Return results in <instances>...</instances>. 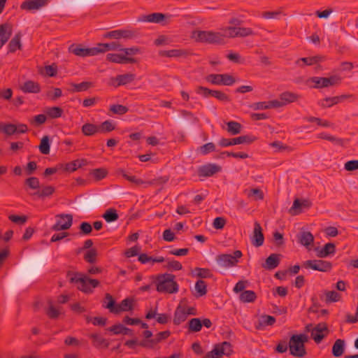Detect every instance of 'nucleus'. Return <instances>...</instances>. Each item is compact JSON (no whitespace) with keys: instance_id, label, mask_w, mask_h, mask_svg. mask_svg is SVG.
I'll list each match as a JSON object with an SVG mask.
<instances>
[{"instance_id":"50","label":"nucleus","mask_w":358,"mask_h":358,"mask_svg":"<svg viewBox=\"0 0 358 358\" xmlns=\"http://www.w3.org/2000/svg\"><path fill=\"white\" fill-rule=\"evenodd\" d=\"M0 131L8 136L17 133V125L13 124H5L0 125Z\"/></svg>"},{"instance_id":"38","label":"nucleus","mask_w":358,"mask_h":358,"mask_svg":"<svg viewBox=\"0 0 358 358\" xmlns=\"http://www.w3.org/2000/svg\"><path fill=\"white\" fill-rule=\"evenodd\" d=\"M24 185L27 188L36 191H38L41 188L40 181L36 177H29L24 180Z\"/></svg>"},{"instance_id":"31","label":"nucleus","mask_w":358,"mask_h":358,"mask_svg":"<svg viewBox=\"0 0 358 358\" xmlns=\"http://www.w3.org/2000/svg\"><path fill=\"white\" fill-rule=\"evenodd\" d=\"M86 164L85 159H76L64 165V170L68 172H73L78 168Z\"/></svg>"},{"instance_id":"27","label":"nucleus","mask_w":358,"mask_h":358,"mask_svg":"<svg viewBox=\"0 0 358 358\" xmlns=\"http://www.w3.org/2000/svg\"><path fill=\"white\" fill-rule=\"evenodd\" d=\"M187 51L182 49H173L169 50H160L159 55L166 57H181L187 55Z\"/></svg>"},{"instance_id":"63","label":"nucleus","mask_w":358,"mask_h":358,"mask_svg":"<svg viewBox=\"0 0 358 358\" xmlns=\"http://www.w3.org/2000/svg\"><path fill=\"white\" fill-rule=\"evenodd\" d=\"M196 275L201 278H208L213 276V273L208 268H196Z\"/></svg>"},{"instance_id":"12","label":"nucleus","mask_w":358,"mask_h":358,"mask_svg":"<svg viewBox=\"0 0 358 358\" xmlns=\"http://www.w3.org/2000/svg\"><path fill=\"white\" fill-rule=\"evenodd\" d=\"M255 140V138L250 136H241L234 138H222L219 141V145L221 147H228L234 145L251 143Z\"/></svg>"},{"instance_id":"1","label":"nucleus","mask_w":358,"mask_h":358,"mask_svg":"<svg viewBox=\"0 0 358 358\" xmlns=\"http://www.w3.org/2000/svg\"><path fill=\"white\" fill-rule=\"evenodd\" d=\"M69 281L71 283L78 285L77 288L85 294H91L93 289L99 285V281L96 279H91L87 275L80 273H69Z\"/></svg>"},{"instance_id":"42","label":"nucleus","mask_w":358,"mask_h":358,"mask_svg":"<svg viewBox=\"0 0 358 358\" xmlns=\"http://www.w3.org/2000/svg\"><path fill=\"white\" fill-rule=\"evenodd\" d=\"M224 35V38L225 37L228 38H237L238 37V27L233 26H227L221 29Z\"/></svg>"},{"instance_id":"46","label":"nucleus","mask_w":358,"mask_h":358,"mask_svg":"<svg viewBox=\"0 0 358 358\" xmlns=\"http://www.w3.org/2000/svg\"><path fill=\"white\" fill-rule=\"evenodd\" d=\"M38 149L43 155H48L50 153V139L48 136H44L42 138Z\"/></svg>"},{"instance_id":"5","label":"nucleus","mask_w":358,"mask_h":358,"mask_svg":"<svg viewBox=\"0 0 358 358\" xmlns=\"http://www.w3.org/2000/svg\"><path fill=\"white\" fill-rule=\"evenodd\" d=\"M196 315V310L194 307H187L186 300L182 299L180 301L174 312L173 324L179 325L185 322L188 315Z\"/></svg>"},{"instance_id":"53","label":"nucleus","mask_w":358,"mask_h":358,"mask_svg":"<svg viewBox=\"0 0 358 358\" xmlns=\"http://www.w3.org/2000/svg\"><path fill=\"white\" fill-rule=\"evenodd\" d=\"M207 285L203 280H199L195 284V289L199 296H202L207 293Z\"/></svg>"},{"instance_id":"9","label":"nucleus","mask_w":358,"mask_h":358,"mask_svg":"<svg viewBox=\"0 0 358 358\" xmlns=\"http://www.w3.org/2000/svg\"><path fill=\"white\" fill-rule=\"evenodd\" d=\"M69 52L81 57L95 56L99 55V50H96V47L83 48L81 45L78 44L71 45L69 47Z\"/></svg>"},{"instance_id":"34","label":"nucleus","mask_w":358,"mask_h":358,"mask_svg":"<svg viewBox=\"0 0 358 358\" xmlns=\"http://www.w3.org/2000/svg\"><path fill=\"white\" fill-rule=\"evenodd\" d=\"M82 132L85 136H92L100 132V127L94 124L86 123L82 127Z\"/></svg>"},{"instance_id":"45","label":"nucleus","mask_w":358,"mask_h":358,"mask_svg":"<svg viewBox=\"0 0 358 358\" xmlns=\"http://www.w3.org/2000/svg\"><path fill=\"white\" fill-rule=\"evenodd\" d=\"M49 306L45 310V313L50 319H57L60 315V310L57 308L51 301H48Z\"/></svg>"},{"instance_id":"22","label":"nucleus","mask_w":358,"mask_h":358,"mask_svg":"<svg viewBox=\"0 0 358 358\" xmlns=\"http://www.w3.org/2000/svg\"><path fill=\"white\" fill-rule=\"evenodd\" d=\"M55 192V188L52 185H42L38 191L30 193V195L43 199L49 197Z\"/></svg>"},{"instance_id":"41","label":"nucleus","mask_w":358,"mask_h":358,"mask_svg":"<svg viewBox=\"0 0 358 358\" xmlns=\"http://www.w3.org/2000/svg\"><path fill=\"white\" fill-rule=\"evenodd\" d=\"M103 217L107 222H112L117 220L119 215L115 208H108L103 215Z\"/></svg>"},{"instance_id":"30","label":"nucleus","mask_w":358,"mask_h":358,"mask_svg":"<svg viewBox=\"0 0 358 358\" xmlns=\"http://www.w3.org/2000/svg\"><path fill=\"white\" fill-rule=\"evenodd\" d=\"M275 322V318L273 316L264 315L259 320L258 324L256 325L257 329H262L266 326H272Z\"/></svg>"},{"instance_id":"48","label":"nucleus","mask_w":358,"mask_h":358,"mask_svg":"<svg viewBox=\"0 0 358 358\" xmlns=\"http://www.w3.org/2000/svg\"><path fill=\"white\" fill-rule=\"evenodd\" d=\"M47 120V115L45 114H39L35 115L29 120V123L34 127H37L44 124Z\"/></svg>"},{"instance_id":"24","label":"nucleus","mask_w":358,"mask_h":358,"mask_svg":"<svg viewBox=\"0 0 358 358\" xmlns=\"http://www.w3.org/2000/svg\"><path fill=\"white\" fill-rule=\"evenodd\" d=\"M315 250L318 257L324 258L336 252V245L334 243H329L325 244L322 249L316 248Z\"/></svg>"},{"instance_id":"60","label":"nucleus","mask_w":358,"mask_h":358,"mask_svg":"<svg viewBox=\"0 0 358 358\" xmlns=\"http://www.w3.org/2000/svg\"><path fill=\"white\" fill-rule=\"evenodd\" d=\"M221 74H209L206 76L205 80L213 85H221Z\"/></svg>"},{"instance_id":"25","label":"nucleus","mask_w":358,"mask_h":358,"mask_svg":"<svg viewBox=\"0 0 358 358\" xmlns=\"http://www.w3.org/2000/svg\"><path fill=\"white\" fill-rule=\"evenodd\" d=\"M96 50H99V54H100L110 50H121L122 48L118 42L113 41L108 43H99Z\"/></svg>"},{"instance_id":"51","label":"nucleus","mask_w":358,"mask_h":358,"mask_svg":"<svg viewBox=\"0 0 358 358\" xmlns=\"http://www.w3.org/2000/svg\"><path fill=\"white\" fill-rule=\"evenodd\" d=\"M71 85L73 87L71 92H79L87 90L92 86V83L90 82H83L78 84L71 83Z\"/></svg>"},{"instance_id":"43","label":"nucleus","mask_w":358,"mask_h":358,"mask_svg":"<svg viewBox=\"0 0 358 358\" xmlns=\"http://www.w3.org/2000/svg\"><path fill=\"white\" fill-rule=\"evenodd\" d=\"M227 131L231 135H236L241 131V124L237 122L230 121L227 123Z\"/></svg>"},{"instance_id":"3","label":"nucleus","mask_w":358,"mask_h":358,"mask_svg":"<svg viewBox=\"0 0 358 358\" xmlns=\"http://www.w3.org/2000/svg\"><path fill=\"white\" fill-rule=\"evenodd\" d=\"M308 341L306 334H294L289 339V348L290 354L296 357H303L306 355L304 343Z\"/></svg>"},{"instance_id":"58","label":"nucleus","mask_w":358,"mask_h":358,"mask_svg":"<svg viewBox=\"0 0 358 358\" xmlns=\"http://www.w3.org/2000/svg\"><path fill=\"white\" fill-rule=\"evenodd\" d=\"M213 96L222 102L228 103L231 101L229 96L220 90H214Z\"/></svg>"},{"instance_id":"61","label":"nucleus","mask_w":358,"mask_h":358,"mask_svg":"<svg viewBox=\"0 0 358 358\" xmlns=\"http://www.w3.org/2000/svg\"><path fill=\"white\" fill-rule=\"evenodd\" d=\"M107 171L105 169H95L91 171V175L97 180L104 178L107 175Z\"/></svg>"},{"instance_id":"57","label":"nucleus","mask_w":358,"mask_h":358,"mask_svg":"<svg viewBox=\"0 0 358 358\" xmlns=\"http://www.w3.org/2000/svg\"><path fill=\"white\" fill-rule=\"evenodd\" d=\"M129 110L128 108L120 104H114L110 106V111L114 114L124 115Z\"/></svg>"},{"instance_id":"59","label":"nucleus","mask_w":358,"mask_h":358,"mask_svg":"<svg viewBox=\"0 0 358 358\" xmlns=\"http://www.w3.org/2000/svg\"><path fill=\"white\" fill-rule=\"evenodd\" d=\"M97 252L94 248L89 250L84 256V259L90 264H93L96 261Z\"/></svg>"},{"instance_id":"2","label":"nucleus","mask_w":358,"mask_h":358,"mask_svg":"<svg viewBox=\"0 0 358 358\" xmlns=\"http://www.w3.org/2000/svg\"><path fill=\"white\" fill-rule=\"evenodd\" d=\"M175 275L171 273L159 274L157 276V291L162 293L173 294L178 291V285Z\"/></svg>"},{"instance_id":"8","label":"nucleus","mask_w":358,"mask_h":358,"mask_svg":"<svg viewBox=\"0 0 358 358\" xmlns=\"http://www.w3.org/2000/svg\"><path fill=\"white\" fill-rule=\"evenodd\" d=\"M302 266L306 268H311L315 271L328 272L331 271L332 264L331 262L327 261L314 259L304 262Z\"/></svg>"},{"instance_id":"56","label":"nucleus","mask_w":358,"mask_h":358,"mask_svg":"<svg viewBox=\"0 0 358 358\" xmlns=\"http://www.w3.org/2000/svg\"><path fill=\"white\" fill-rule=\"evenodd\" d=\"M216 345L220 349L222 350L224 355L229 357L233 353L232 346L229 342L224 341Z\"/></svg>"},{"instance_id":"19","label":"nucleus","mask_w":358,"mask_h":358,"mask_svg":"<svg viewBox=\"0 0 358 358\" xmlns=\"http://www.w3.org/2000/svg\"><path fill=\"white\" fill-rule=\"evenodd\" d=\"M311 206V202L308 199L301 201L299 199H294L292 206L289 210L292 215H296L301 213V208H309Z\"/></svg>"},{"instance_id":"20","label":"nucleus","mask_w":358,"mask_h":358,"mask_svg":"<svg viewBox=\"0 0 358 358\" xmlns=\"http://www.w3.org/2000/svg\"><path fill=\"white\" fill-rule=\"evenodd\" d=\"M108 61L117 64H133L136 62L134 58L120 54L109 53L106 55Z\"/></svg>"},{"instance_id":"26","label":"nucleus","mask_w":358,"mask_h":358,"mask_svg":"<svg viewBox=\"0 0 358 358\" xmlns=\"http://www.w3.org/2000/svg\"><path fill=\"white\" fill-rule=\"evenodd\" d=\"M21 90L25 93L36 94L41 91V87L38 83L32 80H28L24 83L21 86Z\"/></svg>"},{"instance_id":"54","label":"nucleus","mask_w":358,"mask_h":358,"mask_svg":"<svg viewBox=\"0 0 358 358\" xmlns=\"http://www.w3.org/2000/svg\"><path fill=\"white\" fill-rule=\"evenodd\" d=\"M105 299L108 301L105 308L109 309L110 312L117 314V304H115L113 296L110 294H106Z\"/></svg>"},{"instance_id":"23","label":"nucleus","mask_w":358,"mask_h":358,"mask_svg":"<svg viewBox=\"0 0 358 358\" xmlns=\"http://www.w3.org/2000/svg\"><path fill=\"white\" fill-rule=\"evenodd\" d=\"M280 264V255L271 254L262 264V267L267 270H273L278 266Z\"/></svg>"},{"instance_id":"39","label":"nucleus","mask_w":358,"mask_h":358,"mask_svg":"<svg viewBox=\"0 0 358 358\" xmlns=\"http://www.w3.org/2000/svg\"><path fill=\"white\" fill-rule=\"evenodd\" d=\"M133 309V300L129 298L124 299L120 304H117V314L123 311H129Z\"/></svg>"},{"instance_id":"11","label":"nucleus","mask_w":358,"mask_h":358,"mask_svg":"<svg viewBox=\"0 0 358 358\" xmlns=\"http://www.w3.org/2000/svg\"><path fill=\"white\" fill-rule=\"evenodd\" d=\"M171 335V331L169 330L161 331L157 333L152 340L147 341H141L138 343V345L141 347L147 348H153L158 343L162 342L167 339Z\"/></svg>"},{"instance_id":"28","label":"nucleus","mask_w":358,"mask_h":358,"mask_svg":"<svg viewBox=\"0 0 358 358\" xmlns=\"http://www.w3.org/2000/svg\"><path fill=\"white\" fill-rule=\"evenodd\" d=\"M90 338L92 341L93 345L96 348H107L109 346L108 341L96 334H93L90 336Z\"/></svg>"},{"instance_id":"37","label":"nucleus","mask_w":358,"mask_h":358,"mask_svg":"<svg viewBox=\"0 0 358 358\" xmlns=\"http://www.w3.org/2000/svg\"><path fill=\"white\" fill-rule=\"evenodd\" d=\"M166 17V15L160 13H153L145 15L143 20L149 22L159 23Z\"/></svg>"},{"instance_id":"62","label":"nucleus","mask_w":358,"mask_h":358,"mask_svg":"<svg viewBox=\"0 0 358 358\" xmlns=\"http://www.w3.org/2000/svg\"><path fill=\"white\" fill-rule=\"evenodd\" d=\"M306 120L309 122H316L317 125L322 126L324 127H329L331 126V122L327 120H323L320 118L315 117H306Z\"/></svg>"},{"instance_id":"55","label":"nucleus","mask_w":358,"mask_h":358,"mask_svg":"<svg viewBox=\"0 0 358 358\" xmlns=\"http://www.w3.org/2000/svg\"><path fill=\"white\" fill-rule=\"evenodd\" d=\"M223 355L222 350L220 349L217 345H215L214 348L206 353L203 358H222Z\"/></svg>"},{"instance_id":"6","label":"nucleus","mask_w":358,"mask_h":358,"mask_svg":"<svg viewBox=\"0 0 358 358\" xmlns=\"http://www.w3.org/2000/svg\"><path fill=\"white\" fill-rule=\"evenodd\" d=\"M243 256L241 250H236L233 254H220L216 256L217 264L222 268H230L235 266L238 259Z\"/></svg>"},{"instance_id":"40","label":"nucleus","mask_w":358,"mask_h":358,"mask_svg":"<svg viewBox=\"0 0 358 358\" xmlns=\"http://www.w3.org/2000/svg\"><path fill=\"white\" fill-rule=\"evenodd\" d=\"M46 115L50 118L55 119L62 117L63 110L60 107L53 106L48 108L45 110Z\"/></svg>"},{"instance_id":"64","label":"nucleus","mask_w":358,"mask_h":358,"mask_svg":"<svg viewBox=\"0 0 358 358\" xmlns=\"http://www.w3.org/2000/svg\"><path fill=\"white\" fill-rule=\"evenodd\" d=\"M215 150V145L213 143H206L199 148L201 153L204 155L214 152Z\"/></svg>"},{"instance_id":"52","label":"nucleus","mask_w":358,"mask_h":358,"mask_svg":"<svg viewBox=\"0 0 358 358\" xmlns=\"http://www.w3.org/2000/svg\"><path fill=\"white\" fill-rule=\"evenodd\" d=\"M238 37L245 38L255 35V32L250 27H238Z\"/></svg>"},{"instance_id":"44","label":"nucleus","mask_w":358,"mask_h":358,"mask_svg":"<svg viewBox=\"0 0 358 358\" xmlns=\"http://www.w3.org/2000/svg\"><path fill=\"white\" fill-rule=\"evenodd\" d=\"M320 61V57L315 56L310 57H302L296 61V64L301 66V62H303V65L310 66L314 64H317Z\"/></svg>"},{"instance_id":"32","label":"nucleus","mask_w":358,"mask_h":358,"mask_svg":"<svg viewBox=\"0 0 358 358\" xmlns=\"http://www.w3.org/2000/svg\"><path fill=\"white\" fill-rule=\"evenodd\" d=\"M116 173L118 176H122L124 178L131 183H134L136 185H140L145 183V182L141 179L136 178L134 176L127 174V172L122 169H117Z\"/></svg>"},{"instance_id":"33","label":"nucleus","mask_w":358,"mask_h":358,"mask_svg":"<svg viewBox=\"0 0 358 358\" xmlns=\"http://www.w3.org/2000/svg\"><path fill=\"white\" fill-rule=\"evenodd\" d=\"M299 98V95L290 92H285L280 95V99L282 100L284 106L297 101Z\"/></svg>"},{"instance_id":"18","label":"nucleus","mask_w":358,"mask_h":358,"mask_svg":"<svg viewBox=\"0 0 358 358\" xmlns=\"http://www.w3.org/2000/svg\"><path fill=\"white\" fill-rule=\"evenodd\" d=\"M298 242L306 247L307 249L310 250V247L313 245L314 242V236L313 235L308 231H300L297 236Z\"/></svg>"},{"instance_id":"29","label":"nucleus","mask_w":358,"mask_h":358,"mask_svg":"<svg viewBox=\"0 0 358 358\" xmlns=\"http://www.w3.org/2000/svg\"><path fill=\"white\" fill-rule=\"evenodd\" d=\"M345 350V341L337 339L332 347V355L336 357L343 355Z\"/></svg>"},{"instance_id":"10","label":"nucleus","mask_w":358,"mask_h":358,"mask_svg":"<svg viewBox=\"0 0 358 358\" xmlns=\"http://www.w3.org/2000/svg\"><path fill=\"white\" fill-rule=\"evenodd\" d=\"M56 223L52 229L56 231L69 229L73 224V216L71 214H60L56 216Z\"/></svg>"},{"instance_id":"4","label":"nucleus","mask_w":358,"mask_h":358,"mask_svg":"<svg viewBox=\"0 0 358 358\" xmlns=\"http://www.w3.org/2000/svg\"><path fill=\"white\" fill-rule=\"evenodd\" d=\"M193 37L196 41L208 43H215L222 45L224 41V35L220 32L212 31H195L193 33Z\"/></svg>"},{"instance_id":"47","label":"nucleus","mask_w":358,"mask_h":358,"mask_svg":"<svg viewBox=\"0 0 358 358\" xmlns=\"http://www.w3.org/2000/svg\"><path fill=\"white\" fill-rule=\"evenodd\" d=\"M325 302L330 303L332 302H337L341 299V294L336 291H325Z\"/></svg>"},{"instance_id":"17","label":"nucleus","mask_w":358,"mask_h":358,"mask_svg":"<svg viewBox=\"0 0 358 358\" xmlns=\"http://www.w3.org/2000/svg\"><path fill=\"white\" fill-rule=\"evenodd\" d=\"M221 171V167L215 164H208L201 166L198 169V174L200 177H210Z\"/></svg>"},{"instance_id":"15","label":"nucleus","mask_w":358,"mask_h":358,"mask_svg":"<svg viewBox=\"0 0 358 358\" xmlns=\"http://www.w3.org/2000/svg\"><path fill=\"white\" fill-rule=\"evenodd\" d=\"M349 98H354V95L342 94L341 96L327 97L320 100L319 104L322 108H329Z\"/></svg>"},{"instance_id":"35","label":"nucleus","mask_w":358,"mask_h":358,"mask_svg":"<svg viewBox=\"0 0 358 358\" xmlns=\"http://www.w3.org/2000/svg\"><path fill=\"white\" fill-rule=\"evenodd\" d=\"M21 34L18 33L11 39L8 44V48L10 52H15L17 49L20 50L22 44L20 43Z\"/></svg>"},{"instance_id":"21","label":"nucleus","mask_w":358,"mask_h":358,"mask_svg":"<svg viewBox=\"0 0 358 358\" xmlns=\"http://www.w3.org/2000/svg\"><path fill=\"white\" fill-rule=\"evenodd\" d=\"M135 79V75L133 73H125L118 75L116 78H111V84L116 87L124 85L131 83Z\"/></svg>"},{"instance_id":"16","label":"nucleus","mask_w":358,"mask_h":358,"mask_svg":"<svg viewBox=\"0 0 358 358\" xmlns=\"http://www.w3.org/2000/svg\"><path fill=\"white\" fill-rule=\"evenodd\" d=\"M264 241V236L262 233V228L260 224L257 222H255L253 234L251 237L252 244L255 247H260L263 245Z\"/></svg>"},{"instance_id":"49","label":"nucleus","mask_w":358,"mask_h":358,"mask_svg":"<svg viewBox=\"0 0 358 358\" xmlns=\"http://www.w3.org/2000/svg\"><path fill=\"white\" fill-rule=\"evenodd\" d=\"M189 331L192 332H198L202 328L201 321L199 318H192L189 322Z\"/></svg>"},{"instance_id":"14","label":"nucleus","mask_w":358,"mask_h":358,"mask_svg":"<svg viewBox=\"0 0 358 358\" xmlns=\"http://www.w3.org/2000/svg\"><path fill=\"white\" fill-rule=\"evenodd\" d=\"M50 0H26L20 5V8L25 10H39L48 4Z\"/></svg>"},{"instance_id":"13","label":"nucleus","mask_w":358,"mask_h":358,"mask_svg":"<svg viewBox=\"0 0 358 358\" xmlns=\"http://www.w3.org/2000/svg\"><path fill=\"white\" fill-rule=\"evenodd\" d=\"M329 332L326 323L317 324L311 331V337L316 343H320Z\"/></svg>"},{"instance_id":"36","label":"nucleus","mask_w":358,"mask_h":358,"mask_svg":"<svg viewBox=\"0 0 358 358\" xmlns=\"http://www.w3.org/2000/svg\"><path fill=\"white\" fill-rule=\"evenodd\" d=\"M239 299L243 303H251L255 301L257 295L254 291L245 290L241 293Z\"/></svg>"},{"instance_id":"7","label":"nucleus","mask_w":358,"mask_h":358,"mask_svg":"<svg viewBox=\"0 0 358 358\" xmlns=\"http://www.w3.org/2000/svg\"><path fill=\"white\" fill-rule=\"evenodd\" d=\"M308 81L314 83V87L322 88L340 84L341 78L338 76H332L329 78L313 77Z\"/></svg>"}]
</instances>
